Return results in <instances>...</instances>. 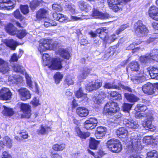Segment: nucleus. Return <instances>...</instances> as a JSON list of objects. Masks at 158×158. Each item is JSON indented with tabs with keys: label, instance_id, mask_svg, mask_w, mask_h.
<instances>
[{
	"label": "nucleus",
	"instance_id": "nucleus-1",
	"mask_svg": "<svg viewBox=\"0 0 158 158\" xmlns=\"http://www.w3.org/2000/svg\"><path fill=\"white\" fill-rule=\"evenodd\" d=\"M108 32V30L106 27H101L97 29L95 31L89 32V35L92 37H96L97 34L99 35V37L105 42L110 44L117 39V37L115 34L107 36V34Z\"/></svg>",
	"mask_w": 158,
	"mask_h": 158
},
{
	"label": "nucleus",
	"instance_id": "nucleus-2",
	"mask_svg": "<svg viewBox=\"0 0 158 158\" xmlns=\"http://www.w3.org/2000/svg\"><path fill=\"white\" fill-rule=\"evenodd\" d=\"M119 110V108L116 103L109 102H107L104 106L103 112L108 116L109 115H114Z\"/></svg>",
	"mask_w": 158,
	"mask_h": 158
},
{
	"label": "nucleus",
	"instance_id": "nucleus-3",
	"mask_svg": "<svg viewBox=\"0 0 158 158\" xmlns=\"http://www.w3.org/2000/svg\"><path fill=\"white\" fill-rule=\"evenodd\" d=\"M134 29L135 33L137 36L141 37L146 35L148 32V30L145 25H144L141 21H138L134 24Z\"/></svg>",
	"mask_w": 158,
	"mask_h": 158
},
{
	"label": "nucleus",
	"instance_id": "nucleus-4",
	"mask_svg": "<svg viewBox=\"0 0 158 158\" xmlns=\"http://www.w3.org/2000/svg\"><path fill=\"white\" fill-rule=\"evenodd\" d=\"M106 144L107 148L112 152H118L122 150V145L118 140L111 139L108 140Z\"/></svg>",
	"mask_w": 158,
	"mask_h": 158
},
{
	"label": "nucleus",
	"instance_id": "nucleus-5",
	"mask_svg": "<svg viewBox=\"0 0 158 158\" xmlns=\"http://www.w3.org/2000/svg\"><path fill=\"white\" fill-rule=\"evenodd\" d=\"M131 144L128 148L129 149L131 148V151L136 152L139 148H140L141 145V139L140 136L136 134H132L130 137Z\"/></svg>",
	"mask_w": 158,
	"mask_h": 158
},
{
	"label": "nucleus",
	"instance_id": "nucleus-6",
	"mask_svg": "<svg viewBox=\"0 0 158 158\" xmlns=\"http://www.w3.org/2000/svg\"><path fill=\"white\" fill-rule=\"evenodd\" d=\"M103 86L105 88L107 89H114L118 90H121L122 89L129 92H131V89L129 87L125 86L120 83H118V85H115L114 81L112 83L106 82Z\"/></svg>",
	"mask_w": 158,
	"mask_h": 158
},
{
	"label": "nucleus",
	"instance_id": "nucleus-7",
	"mask_svg": "<svg viewBox=\"0 0 158 158\" xmlns=\"http://www.w3.org/2000/svg\"><path fill=\"white\" fill-rule=\"evenodd\" d=\"M123 124L129 130L135 131L139 127V125L129 116H126L123 118Z\"/></svg>",
	"mask_w": 158,
	"mask_h": 158
},
{
	"label": "nucleus",
	"instance_id": "nucleus-8",
	"mask_svg": "<svg viewBox=\"0 0 158 158\" xmlns=\"http://www.w3.org/2000/svg\"><path fill=\"white\" fill-rule=\"evenodd\" d=\"M18 92L21 100L23 101H25L31 98V94L30 91L26 88H21L18 89Z\"/></svg>",
	"mask_w": 158,
	"mask_h": 158
},
{
	"label": "nucleus",
	"instance_id": "nucleus-9",
	"mask_svg": "<svg viewBox=\"0 0 158 158\" xmlns=\"http://www.w3.org/2000/svg\"><path fill=\"white\" fill-rule=\"evenodd\" d=\"M18 104L24 116L26 118H30L31 116L30 106L28 104L22 103H19Z\"/></svg>",
	"mask_w": 158,
	"mask_h": 158
},
{
	"label": "nucleus",
	"instance_id": "nucleus-10",
	"mask_svg": "<svg viewBox=\"0 0 158 158\" xmlns=\"http://www.w3.org/2000/svg\"><path fill=\"white\" fill-rule=\"evenodd\" d=\"M39 44L38 50L41 54L50 48V43L48 40L42 39L40 41Z\"/></svg>",
	"mask_w": 158,
	"mask_h": 158
},
{
	"label": "nucleus",
	"instance_id": "nucleus-11",
	"mask_svg": "<svg viewBox=\"0 0 158 158\" xmlns=\"http://www.w3.org/2000/svg\"><path fill=\"white\" fill-rule=\"evenodd\" d=\"M12 93L8 88H4L0 90V99L1 100H7L11 98Z\"/></svg>",
	"mask_w": 158,
	"mask_h": 158
},
{
	"label": "nucleus",
	"instance_id": "nucleus-12",
	"mask_svg": "<svg viewBox=\"0 0 158 158\" xmlns=\"http://www.w3.org/2000/svg\"><path fill=\"white\" fill-rule=\"evenodd\" d=\"M120 0H108L109 6L115 12L122 9V6L120 3Z\"/></svg>",
	"mask_w": 158,
	"mask_h": 158
},
{
	"label": "nucleus",
	"instance_id": "nucleus-13",
	"mask_svg": "<svg viewBox=\"0 0 158 158\" xmlns=\"http://www.w3.org/2000/svg\"><path fill=\"white\" fill-rule=\"evenodd\" d=\"M146 121L143 124V127L147 130H150L151 131L154 130L155 127L152 124V121L153 120L152 117L151 115H150L146 116Z\"/></svg>",
	"mask_w": 158,
	"mask_h": 158
},
{
	"label": "nucleus",
	"instance_id": "nucleus-14",
	"mask_svg": "<svg viewBox=\"0 0 158 158\" xmlns=\"http://www.w3.org/2000/svg\"><path fill=\"white\" fill-rule=\"evenodd\" d=\"M62 60V59L60 58L53 59L51 61L50 67L54 69H60L62 67L61 63Z\"/></svg>",
	"mask_w": 158,
	"mask_h": 158
},
{
	"label": "nucleus",
	"instance_id": "nucleus-15",
	"mask_svg": "<svg viewBox=\"0 0 158 158\" xmlns=\"http://www.w3.org/2000/svg\"><path fill=\"white\" fill-rule=\"evenodd\" d=\"M145 70L147 71V73L152 78L158 80V67L153 66L151 69L148 68Z\"/></svg>",
	"mask_w": 158,
	"mask_h": 158
},
{
	"label": "nucleus",
	"instance_id": "nucleus-16",
	"mask_svg": "<svg viewBox=\"0 0 158 158\" xmlns=\"http://www.w3.org/2000/svg\"><path fill=\"white\" fill-rule=\"evenodd\" d=\"M107 129L106 127H98L96 131L95 135L97 139H102L105 135Z\"/></svg>",
	"mask_w": 158,
	"mask_h": 158
},
{
	"label": "nucleus",
	"instance_id": "nucleus-17",
	"mask_svg": "<svg viewBox=\"0 0 158 158\" xmlns=\"http://www.w3.org/2000/svg\"><path fill=\"white\" fill-rule=\"evenodd\" d=\"M106 97V94L104 92L98 91L97 92L93 98L94 103L99 104L101 103L102 100Z\"/></svg>",
	"mask_w": 158,
	"mask_h": 158
},
{
	"label": "nucleus",
	"instance_id": "nucleus-18",
	"mask_svg": "<svg viewBox=\"0 0 158 158\" xmlns=\"http://www.w3.org/2000/svg\"><path fill=\"white\" fill-rule=\"evenodd\" d=\"M144 71H140V73L136 76H133L131 78V80L135 84H138L142 82L144 79L143 74Z\"/></svg>",
	"mask_w": 158,
	"mask_h": 158
},
{
	"label": "nucleus",
	"instance_id": "nucleus-19",
	"mask_svg": "<svg viewBox=\"0 0 158 158\" xmlns=\"http://www.w3.org/2000/svg\"><path fill=\"white\" fill-rule=\"evenodd\" d=\"M149 16L153 19L158 21V8L156 7L151 6L148 10Z\"/></svg>",
	"mask_w": 158,
	"mask_h": 158
},
{
	"label": "nucleus",
	"instance_id": "nucleus-20",
	"mask_svg": "<svg viewBox=\"0 0 158 158\" xmlns=\"http://www.w3.org/2000/svg\"><path fill=\"white\" fill-rule=\"evenodd\" d=\"M153 87L152 84L148 82L144 85L142 87V89L144 93L148 94H154Z\"/></svg>",
	"mask_w": 158,
	"mask_h": 158
},
{
	"label": "nucleus",
	"instance_id": "nucleus-21",
	"mask_svg": "<svg viewBox=\"0 0 158 158\" xmlns=\"http://www.w3.org/2000/svg\"><path fill=\"white\" fill-rule=\"evenodd\" d=\"M12 2L11 0H0V9L4 10L12 9L14 8L15 5L12 4L11 5L6 6L5 4H11Z\"/></svg>",
	"mask_w": 158,
	"mask_h": 158
},
{
	"label": "nucleus",
	"instance_id": "nucleus-22",
	"mask_svg": "<svg viewBox=\"0 0 158 158\" xmlns=\"http://www.w3.org/2000/svg\"><path fill=\"white\" fill-rule=\"evenodd\" d=\"M102 81L98 80L89 82V91L100 88L102 85Z\"/></svg>",
	"mask_w": 158,
	"mask_h": 158
},
{
	"label": "nucleus",
	"instance_id": "nucleus-23",
	"mask_svg": "<svg viewBox=\"0 0 158 158\" xmlns=\"http://www.w3.org/2000/svg\"><path fill=\"white\" fill-rule=\"evenodd\" d=\"M10 68L7 63L0 59V72L5 74L8 72Z\"/></svg>",
	"mask_w": 158,
	"mask_h": 158
},
{
	"label": "nucleus",
	"instance_id": "nucleus-24",
	"mask_svg": "<svg viewBox=\"0 0 158 158\" xmlns=\"http://www.w3.org/2000/svg\"><path fill=\"white\" fill-rule=\"evenodd\" d=\"M48 15V11L44 9H40L37 12L36 18L38 19H40L46 18Z\"/></svg>",
	"mask_w": 158,
	"mask_h": 158
},
{
	"label": "nucleus",
	"instance_id": "nucleus-25",
	"mask_svg": "<svg viewBox=\"0 0 158 158\" xmlns=\"http://www.w3.org/2000/svg\"><path fill=\"white\" fill-rule=\"evenodd\" d=\"M128 131L124 127H121L118 129L116 131V134L117 135L119 136V138H124L127 135Z\"/></svg>",
	"mask_w": 158,
	"mask_h": 158
},
{
	"label": "nucleus",
	"instance_id": "nucleus-26",
	"mask_svg": "<svg viewBox=\"0 0 158 158\" xmlns=\"http://www.w3.org/2000/svg\"><path fill=\"white\" fill-rule=\"evenodd\" d=\"M77 114L81 117H85L87 115L89 112L87 109L84 107H79L76 110Z\"/></svg>",
	"mask_w": 158,
	"mask_h": 158
},
{
	"label": "nucleus",
	"instance_id": "nucleus-27",
	"mask_svg": "<svg viewBox=\"0 0 158 158\" xmlns=\"http://www.w3.org/2000/svg\"><path fill=\"white\" fill-rule=\"evenodd\" d=\"M6 30L7 32L10 35H14L17 34V28L12 24H9L6 27Z\"/></svg>",
	"mask_w": 158,
	"mask_h": 158
},
{
	"label": "nucleus",
	"instance_id": "nucleus-28",
	"mask_svg": "<svg viewBox=\"0 0 158 158\" xmlns=\"http://www.w3.org/2000/svg\"><path fill=\"white\" fill-rule=\"evenodd\" d=\"M59 53L60 56L63 58L67 60L69 59L70 55L67 49L60 48L59 50Z\"/></svg>",
	"mask_w": 158,
	"mask_h": 158
},
{
	"label": "nucleus",
	"instance_id": "nucleus-29",
	"mask_svg": "<svg viewBox=\"0 0 158 158\" xmlns=\"http://www.w3.org/2000/svg\"><path fill=\"white\" fill-rule=\"evenodd\" d=\"M124 96L127 101L131 102H135L138 100V98L133 94L125 93Z\"/></svg>",
	"mask_w": 158,
	"mask_h": 158
},
{
	"label": "nucleus",
	"instance_id": "nucleus-30",
	"mask_svg": "<svg viewBox=\"0 0 158 158\" xmlns=\"http://www.w3.org/2000/svg\"><path fill=\"white\" fill-rule=\"evenodd\" d=\"M51 130V129L50 127L42 125L41 126L40 129L38 130L37 132L39 134L44 135L48 134Z\"/></svg>",
	"mask_w": 158,
	"mask_h": 158
},
{
	"label": "nucleus",
	"instance_id": "nucleus-31",
	"mask_svg": "<svg viewBox=\"0 0 158 158\" xmlns=\"http://www.w3.org/2000/svg\"><path fill=\"white\" fill-rule=\"evenodd\" d=\"M6 44L7 46L14 50L15 49L16 46L18 45L17 42L12 39H9L6 40Z\"/></svg>",
	"mask_w": 158,
	"mask_h": 158
},
{
	"label": "nucleus",
	"instance_id": "nucleus-32",
	"mask_svg": "<svg viewBox=\"0 0 158 158\" xmlns=\"http://www.w3.org/2000/svg\"><path fill=\"white\" fill-rule=\"evenodd\" d=\"M75 131L77 134V135L82 138L85 139L89 135L88 133L83 132L81 131L80 128L78 127H75Z\"/></svg>",
	"mask_w": 158,
	"mask_h": 158
},
{
	"label": "nucleus",
	"instance_id": "nucleus-33",
	"mask_svg": "<svg viewBox=\"0 0 158 158\" xmlns=\"http://www.w3.org/2000/svg\"><path fill=\"white\" fill-rule=\"evenodd\" d=\"M4 108L2 113L5 115L10 116L14 114V111L12 108L5 106H4Z\"/></svg>",
	"mask_w": 158,
	"mask_h": 158
},
{
	"label": "nucleus",
	"instance_id": "nucleus-34",
	"mask_svg": "<svg viewBox=\"0 0 158 158\" xmlns=\"http://www.w3.org/2000/svg\"><path fill=\"white\" fill-rule=\"evenodd\" d=\"M11 66L13 68V70L15 72H20L21 73H24L25 69L22 66L17 64H13Z\"/></svg>",
	"mask_w": 158,
	"mask_h": 158
},
{
	"label": "nucleus",
	"instance_id": "nucleus-35",
	"mask_svg": "<svg viewBox=\"0 0 158 158\" xmlns=\"http://www.w3.org/2000/svg\"><path fill=\"white\" fill-rule=\"evenodd\" d=\"M89 141V148L96 149L99 143V141L96 140L95 139L92 138H90V140Z\"/></svg>",
	"mask_w": 158,
	"mask_h": 158
},
{
	"label": "nucleus",
	"instance_id": "nucleus-36",
	"mask_svg": "<svg viewBox=\"0 0 158 158\" xmlns=\"http://www.w3.org/2000/svg\"><path fill=\"white\" fill-rule=\"evenodd\" d=\"M150 56L152 60L158 62V49L152 50L150 53Z\"/></svg>",
	"mask_w": 158,
	"mask_h": 158
},
{
	"label": "nucleus",
	"instance_id": "nucleus-37",
	"mask_svg": "<svg viewBox=\"0 0 158 158\" xmlns=\"http://www.w3.org/2000/svg\"><path fill=\"white\" fill-rule=\"evenodd\" d=\"M65 147V145L64 143L56 144L52 146L53 149L56 151H62Z\"/></svg>",
	"mask_w": 158,
	"mask_h": 158
},
{
	"label": "nucleus",
	"instance_id": "nucleus-38",
	"mask_svg": "<svg viewBox=\"0 0 158 158\" xmlns=\"http://www.w3.org/2000/svg\"><path fill=\"white\" fill-rule=\"evenodd\" d=\"M131 70L133 71H137L139 69V65L136 62H132L129 64Z\"/></svg>",
	"mask_w": 158,
	"mask_h": 158
},
{
	"label": "nucleus",
	"instance_id": "nucleus-39",
	"mask_svg": "<svg viewBox=\"0 0 158 158\" xmlns=\"http://www.w3.org/2000/svg\"><path fill=\"white\" fill-rule=\"evenodd\" d=\"M98 121L95 118H89V129H92L95 128L97 125Z\"/></svg>",
	"mask_w": 158,
	"mask_h": 158
},
{
	"label": "nucleus",
	"instance_id": "nucleus-40",
	"mask_svg": "<svg viewBox=\"0 0 158 158\" xmlns=\"http://www.w3.org/2000/svg\"><path fill=\"white\" fill-rule=\"evenodd\" d=\"M140 43V42H135L134 43L131 44L127 47L126 49L127 50H132L133 52H135L139 50L140 48L139 47H137L136 48H135V44L136 45H138Z\"/></svg>",
	"mask_w": 158,
	"mask_h": 158
},
{
	"label": "nucleus",
	"instance_id": "nucleus-41",
	"mask_svg": "<svg viewBox=\"0 0 158 158\" xmlns=\"http://www.w3.org/2000/svg\"><path fill=\"white\" fill-rule=\"evenodd\" d=\"M146 158H158V153L155 150L150 151L147 153Z\"/></svg>",
	"mask_w": 158,
	"mask_h": 158
},
{
	"label": "nucleus",
	"instance_id": "nucleus-42",
	"mask_svg": "<svg viewBox=\"0 0 158 158\" xmlns=\"http://www.w3.org/2000/svg\"><path fill=\"white\" fill-rule=\"evenodd\" d=\"M63 77V75L60 72H57L54 75V78L56 84H59Z\"/></svg>",
	"mask_w": 158,
	"mask_h": 158
},
{
	"label": "nucleus",
	"instance_id": "nucleus-43",
	"mask_svg": "<svg viewBox=\"0 0 158 158\" xmlns=\"http://www.w3.org/2000/svg\"><path fill=\"white\" fill-rule=\"evenodd\" d=\"M65 7L72 14H74L75 13V6L71 3H66Z\"/></svg>",
	"mask_w": 158,
	"mask_h": 158
},
{
	"label": "nucleus",
	"instance_id": "nucleus-44",
	"mask_svg": "<svg viewBox=\"0 0 158 158\" xmlns=\"http://www.w3.org/2000/svg\"><path fill=\"white\" fill-rule=\"evenodd\" d=\"M27 32L25 30H22L17 31V35L19 39H22L27 34Z\"/></svg>",
	"mask_w": 158,
	"mask_h": 158
},
{
	"label": "nucleus",
	"instance_id": "nucleus-45",
	"mask_svg": "<svg viewBox=\"0 0 158 158\" xmlns=\"http://www.w3.org/2000/svg\"><path fill=\"white\" fill-rule=\"evenodd\" d=\"M110 95L111 97L115 98L116 99L120 100L122 99L121 94L117 92H111Z\"/></svg>",
	"mask_w": 158,
	"mask_h": 158
},
{
	"label": "nucleus",
	"instance_id": "nucleus-46",
	"mask_svg": "<svg viewBox=\"0 0 158 158\" xmlns=\"http://www.w3.org/2000/svg\"><path fill=\"white\" fill-rule=\"evenodd\" d=\"M76 97L79 98L81 97H83L85 98L86 97V94H84L82 91V90L81 88H80L78 90H77L76 94Z\"/></svg>",
	"mask_w": 158,
	"mask_h": 158
},
{
	"label": "nucleus",
	"instance_id": "nucleus-47",
	"mask_svg": "<svg viewBox=\"0 0 158 158\" xmlns=\"http://www.w3.org/2000/svg\"><path fill=\"white\" fill-rule=\"evenodd\" d=\"M136 110L139 112H144L148 108L146 106L141 104H138L136 108Z\"/></svg>",
	"mask_w": 158,
	"mask_h": 158
},
{
	"label": "nucleus",
	"instance_id": "nucleus-48",
	"mask_svg": "<svg viewBox=\"0 0 158 158\" xmlns=\"http://www.w3.org/2000/svg\"><path fill=\"white\" fill-rule=\"evenodd\" d=\"M151 59L152 60L150 57V54L149 55L141 56L140 58V60L141 62L143 63L149 61Z\"/></svg>",
	"mask_w": 158,
	"mask_h": 158
},
{
	"label": "nucleus",
	"instance_id": "nucleus-49",
	"mask_svg": "<svg viewBox=\"0 0 158 158\" xmlns=\"http://www.w3.org/2000/svg\"><path fill=\"white\" fill-rule=\"evenodd\" d=\"M52 9L55 11H61L62 10V8L60 4H54L52 5Z\"/></svg>",
	"mask_w": 158,
	"mask_h": 158
},
{
	"label": "nucleus",
	"instance_id": "nucleus-50",
	"mask_svg": "<svg viewBox=\"0 0 158 158\" xmlns=\"http://www.w3.org/2000/svg\"><path fill=\"white\" fill-rule=\"evenodd\" d=\"M20 10L24 14H27L29 12L28 6L26 5H21L20 6Z\"/></svg>",
	"mask_w": 158,
	"mask_h": 158
},
{
	"label": "nucleus",
	"instance_id": "nucleus-51",
	"mask_svg": "<svg viewBox=\"0 0 158 158\" xmlns=\"http://www.w3.org/2000/svg\"><path fill=\"white\" fill-rule=\"evenodd\" d=\"M101 14V12H99L97 10L94 9L93 11L92 16L94 18L99 19Z\"/></svg>",
	"mask_w": 158,
	"mask_h": 158
},
{
	"label": "nucleus",
	"instance_id": "nucleus-52",
	"mask_svg": "<svg viewBox=\"0 0 158 158\" xmlns=\"http://www.w3.org/2000/svg\"><path fill=\"white\" fill-rule=\"evenodd\" d=\"M4 139L8 147L10 148L12 146L11 140L8 136H6Z\"/></svg>",
	"mask_w": 158,
	"mask_h": 158
},
{
	"label": "nucleus",
	"instance_id": "nucleus-53",
	"mask_svg": "<svg viewBox=\"0 0 158 158\" xmlns=\"http://www.w3.org/2000/svg\"><path fill=\"white\" fill-rule=\"evenodd\" d=\"M132 105L128 103H124L123 106V109L124 111H128L131 110Z\"/></svg>",
	"mask_w": 158,
	"mask_h": 158
},
{
	"label": "nucleus",
	"instance_id": "nucleus-54",
	"mask_svg": "<svg viewBox=\"0 0 158 158\" xmlns=\"http://www.w3.org/2000/svg\"><path fill=\"white\" fill-rule=\"evenodd\" d=\"M60 15L58 21L63 23H66L69 21L68 18L66 16L61 14Z\"/></svg>",
	"mask_w": 158,
	"mask_h": 158
},
{
	"label": "nucleus",
	"instance_id": "nucleus-55",
	"mask_svg": "<svg viewBox=\"0 0 158 158\" xmlns=\"http://www.w3.org/2000/svg\"><path fill=\"white\" fill-rule=\"evenodd\" d=\"M128 26L127 24H125L122 25L116 31V34L118 35L122 31L124 30L125 29L128 27Z\"/></svg>",
	"mask_w": 158,
	"mask_h": 158
},
{
	"label": "nucleus",
	"instance_id": "nucleus-56",
	"mask_svg": "<svg viewBox=\"0 0 158 158\" xmlns=\"http://www.w3.org/2000/svg\"><path fill=\"white\" fill-rule=\"evenodd\" d=\"M40 2V0H34L30 3V6L32 9H35L39 5L38 2Z\"/></svg>",
	"mask_w": 158,
	"mask_h": 158
},
{
	"label": "nucleus",
	"instance_id": "nucleus-57",
	"mask_svg": "<svg viewBox=\"0 0 158 158\" xmlns=\"http://www.w3.org/2000/svg\"><path fill=\"white\" fill-rule=\"evenodd\" d=\"M14 17L17 19H22V16L19 10L18 9H17L14 13Z\"/></svg>",
	"mask_w": 158,
	"mask_h": 158
},
{
	"label": "nucleus",
	"instance_id": "nucleus-58",
	"mask_svg": "<svg viewBox=\"0 0 158 158\" xmlns=\"http://www.w3.org/2000/svg\"><path fill=\"white\" fill-rule=\"evenodd\" d=\"M79 6L81 10H86L87 6L86 3L84 2L81 1L79 2Z\"/></svg>",
	"mask_w": 158,
	"mask_h": 158
},
{
	"label": "nucleus",
	"instance_id": "nucleus-59",
	"mask_svg": "<svg viewBox=\"0 0 158 158\" xmlns=\"http://www.w3.org/2000/svg\"><path fill=\"white\" fill-rule=\"evenodd\" d=\"M19 58V57L17 56V54L15 53H14L11 56L10 61V62H16L18 61Z\"/></svg>",
	"mask_w": 158,
	"mask_h": 158
},
{
	"label": "nucleus",
	"instance_id": "nucleus-60",
	"mask_svg": "<svg viewBox=\"0 0 158 158\" xmlns=\"http://www.w3.org/2000/svg\"><path fill=\"white\" fill-rule=\"evenodd\" d=\"M116 46H114L113 47H110L108 49V52L110 53V56L113 55L116 51Z\"/></svg>",
	"mask_w": 158,
	"mask_h": 158
},
{
	"label": "nucleus",
	"instance_id": "nucleus-61",
	"mask_svg": "<svg viewBox=\"0 0 158 158\" xmlns=\"http://www.w3.org/2000/svg\"><path fill=\"white\" fill-rule=\"evenodd\" d=\"M25 77L26 79L27 83V85L30 87H31L32 85V82L31 78L27 74L25 75Z\"/></svg>",
	"mask_w": 158,
	"mask_h": 158
},
{
	"label": "nucleus",
	"instance_id": "nucleus-62",
	"mask_svg": "<svg viewBox=\"0 0 158 158\" xmlns=\"http://www.w3.org/2000/svg\"><path fill=\"white\" fill-rule=\"evenodd\" d=\"M109 17L110 16L107 13H102L101 12V15H100V16L99 17V19H108Z\"/></svg>",
	"mask_w": 158,
	"mask_h": 158
},
{
	"label": "nucleus",
	"instance_id": "nucleus-63",
	"mask_svg": "<svg viewBox=\"0 0 158 158\" xmlns=\"http://www.w3.org/2000/svg\"><path fill=\"white\" fill-rule=\"evenodd\" d=\"M32 104L35 106H37L40 104L39 99L35 97L34 98L32 101Z\"/></svg>",
	"mask_w": 158,
	"mask_h": 158
},
{
	"label": "nucleus",
	"instance_id": "nucleus-64",
	"mask_svg": "<svg viewBox=\"0 0 158 158\" xmlns=\"http://www.w3.org/2000/svg\"><path fill=\"white\" fill-rule=\"evenodd\" d=\"M51 156L52 158H62L61 156L57 153H52Z\"/></svg>",
	"mask_w": 158,
	"mask_h": 158
}]
</instances>
